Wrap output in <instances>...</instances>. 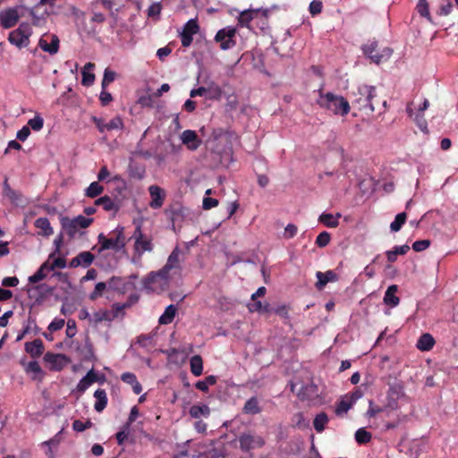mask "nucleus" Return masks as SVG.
Returning a JSON list of instances; mask_svg holds the SVG:
<instances>
[{"label": "nucleus", "instance_id": "bf43d9fd", "mask_svg": "<svg viewBox=\"0 0 458 458\" xmlns=\"http://www.w3.org/2000/svg\"><path fill=\"white\" fill-rule=\"evenodd\" d=\"M64 319L55 318L48 326V330L55 332L60 330L64 326Z\"/></svg>", "mask_w": 458, "mask_h": 458}, {"label": "nucleus", "instance_id": "58836bf2", "mask_svg": "<svg viewBox=\"0 0 458 458\" xmlns=\"http://www.w3.org/2000/svg\"><path fill=\"white\" fill-rule=\"evenodd\" d=\"M327 422H328L327 415L325 412L318 413L313 420V426H314L315 430L318 433H321L325 429V427L327 424Z\"/></svg>", "mask_w": 458, "mask_h": 458}, {"label": "nucleus", "instance_id": "20e7f679", "mask_svg": "<svg viewBox=\"0 0 458 458\" xmlns=\"http://www.w3.org/2000/svg\"><path fill=\"white\" fill-rule=\"evenodd\" d=\"M31 35V26L29 23H21L17 29L9 33L8 41L19 49H21L30 45Z\"/></svg>", "mask_w": 458, "mask_h": 458}, {"label": "nucleus", "instance_id": "79ce46f5", "mask_svg": "<svg viewBox=\"0 0 458 458\" xmlns=\"http://www.w3.org/2000/svg\"><path fill=\"white\" fill-rule=\"evenodd\" d=\"M104 191V187L98 182H93L85 190V195L89 198H95Z\"/></svg>", "mask_w": 458, "mask_h": 458}, {"label": "nucleus", "instance_id": "b1692460", "mask_svg": "<svg viewBox=\"0 0 458 458\" xmlns=\"http://www.w3.org/2000/svg\"><path fill=\"white\" fill-rule=\"evenodd\" d=\"M406 112L409 116L413 117L418 127L423 131H428V123L423 117V114L420 112H414L411 108V104H409L406 107Z\"/></svg>", "mask_w": 458, "mask_h": 458}, {"label": "nucleus", "instance_id": "680f3d73", "mask_svg": "<svg viewBox=\"0 0 458 458\" xmlns=\"http://www.w3.org/2000/svg\"><path fill=\"white\" fill-rule=\"evenodd\" d=\"M218 205V200L216 199L206 197L203 199L202 207L204 209L208 210L212 208H215Z\"/></svg>", "mask_w": 458, "mask_h": 458}, {"label": "nucleus", "instance_id": "09e8293b", "mask_svg": "<svg viewBox=\"0 0 458 458\" xmlns=\"http://www.w3.org/2000/svg\"><path fill=\"white\" fill-rule=\"evenodd\" d=\"M222 95V89L218 85L212 83L207 88L206 98L208 99H219Z\"/></svg>", "mask_w": 458, "mask_h": 458}, {"label": "nucleus", "instance_id": "37998d69", "mask_svg": "<svg viewBox=\"0 0 458 458\" xmlns=\"http://www.w3.org/2000/svg\"><path fill=\"white\" fill-rule=\"evenodd\" d=\"M406 214L404 212L399 213L396 215L394 220L390 224V229L392 232H399L402 226L404 225L406 221Z\"/></svg>", "mask_w": 458, "mask_h": 458}, {"label": "nucleus", "instance_id": "39448f33", "mask_svg": "<svg viewBox=\"0 0 458 458\" xmlns=\"http://www.w3.org/2000/svg\"><path fill=\"white\" fill-rule=\"evenodd\" d=\"M363 54L371 60V62L379 64L386 62L392 55L393 50L390 47H384L377 51V42L370 41L361 47Z\"/></svg>", "mask_w": 458, "mask_h": 458}, {"label": "nucleus", "instance_id": "aec40b11", "mask_svg": "<svg viewBox=\"0 0 458 458\" xmlns=\"http://www.w3.org/2000/svg\"><path fill=\"white\" fill-rule=\"evenodd\" d=\"M25 351L33 358L39 357L44 352L43 342L40 339H36L32 342L25 344Z\"/></svg>", "mask_w": 458, "mask_h": 458}, {"label": "nucleus", "instance_id": "de8ad7c7", "mask_svg": "<svg viewBox=\"0 0 458 458\" xmlns=\"http://www.w3.org/2000/svg\"><path fill=\"white\" fill-rule=\"evenodd\" d=\"M416 8H417L418 13L421 16L425 17L428 21H430V22L432 21V18L429 13L428 4L427 0H419Z\"/></svg>", "mask_w": 458, "mask_h": 458}, {"label": "nucleus", "instance_id": "3c124183", "mask_svg": "<svg viewBox=\"0 0 458 458\" xmlns=\"http://www.w3.org/2000/svg\"><path fill=\"white\" fill-rule=\"evenodd\" d=\"M355 439L359 444H366L370 441L371 434L365 428H359L355 433Z\"/></svg>", "mask_w": 458, "mask_h": 458}, {"label": "nucleus", "instance_id": "0eeeda50", "mask_svg": "<svg viewBox=\"0 0 458 458\" xmlns=\"http://www.w3.org/2000/svg\"><path fill=\"white\" fill-rule=\"evenodd\" d=\"M376 89L373 86L360 85L357 89L355 103L359 105L360 109H369L370 112L374 111L372 99L375 97Z\"/></svg>", "mask_w": 458, "mask_h": 458}, {"label": "nucleus", "instance_id": "e2e57ef3", "mask_svg": "<svg viewBox=\"0 0 458 458\" xmlns=\"http://www.w3.org/2000/svg\"><path fill=\"white\" fill-rule=\"evenodd\" d=\"M309 10L312 15L320 13L322 11V3L320 1H316V0L312 1L310 4Z\"/></svg>", "mask_w": 458, "mask_h": 458}, {"label": "nucleus", "instance_id": "bb28decb", "mask_svg": "<svg viewBox=\"0 0 458 458\" xmlns=\"http://www.w3.org/2000/svg\"><path fill=\"white\" fill-rule=\"evenodd\" d=\"M410 250L408 244L394 246L392 250L386 251L387 260L391 263L396 261L398 255H405Z\"/></svg>", "mask_w": 458, "mask_h": 458}, {"label": "nucleus", "instance_id": "774afa93", "mask_svg": "<svg viewBox=\"0 0 458 458\" xmlns=\"http://www.w3.org/2000/svg\"><path fill=\"white\" fill-rule=\"evenodd\" d=\"M160 12H161V5H160V4L155 3V4H152L148 7V14L150 17H154V16L159 15Z\"/></svg>", "mask_w": 458, "mask_h": 458}, {"label": "nucleus", "instance_id": "f8f14e48", "mask_svg": "<svg viewBox=\"0 0 458 458\" xmlns=\"http://www.w3.org/2000/svg\"><path fill=\"white\" fill-rule=\"evenodd\" d=\"M20 19L19 7L8 8L0 13V22L4 29L13 28Z\"/></svg>", "mask_w": 458, "mask_h": 458}, {"label": "nucleus", "instance_id": "c03bdc74", "mask_svg": "<svg viewBox=\"0 0 458 458\" xmlns=\"http://www.w3.org/2000/svg\"><path fill=\"white\" fill-rule=\"evenodd\" d=\"M248 308L251 312H267L270 313V307L268 304L262 305L260 301L255 299V301H251L250 303L248 304Z\"/></svg>", "mask_w": 458, "mask_h": 458}, {"label": "nucleus", "instance_id": "ea45409f", "mask_svg": "<svg viewBox=\"0 0 458 458\" xmlns=\"http://www.w3.org/2000/svg\"><path fill=\"white\" fill-rule=\"evenodd\" d=\"M94 68V64L92 63H87L82 71V84L85 86H89L94 82L95 75L89 71Z\"/></svg>", "mask_w": 458, "mask_h": 458}, {"label": "nucleus", "instance_id": "9b49d317", "mask_svg": "<svg viewBox=\"0 0 458 458\" xmlns=\"http://www.w3.org/2000/svg\"><path fill=\"white\" fill-rule=\"evenodd\" d=\"M59 38L55 34H44L38 40V47L45 52L55 55L59 50Z\"/></svg>", "mask_w": 458, "mask_h": 458}, {"label": "nucleus", "instance_id": "1a4fd4ad", "mask_svg": "<svg viewBox=\"0 0 458 458\" xmlns=\"http://www.w3.org/2000/svg\"><path fill=\"white\" fill-rule=\"evenodd\" d=\"M240 448L242 451L248 452L252 449H257L264 445V439L258 435L250 433L242 434L239 437Z\"/></svg>", "mask_w": 458, "mask_h": 458}, {"label": "nucleus", "instance_id": "5701e85b", "mask_svg": "<svg viewBox=\"0 0 458 458\" xmlns=\"http://www.w3.org/2000/svg\"><path fill=\"white\" fill-rule=\"evenodd\" d=\"M342 216L340 213H336L335 215L330 213H322L318 221L329 228H335L339 225V218Z\"/></svg>", "mask_w": 458, "mask_h": 458}, {"label": "nucleus", "instance_id": "49530a36", "mask_svg": "<svg viewBox=\"0 0 458 458\" xmlns=\"http://www.w3.org/2000/svg\"><path fill=\"white\" fill-rule=\"evenodd\" d=\"M27 126L35 131H39L44 126V119L40 114H37L33 118L28 121Z\"/></svg>", "mask_w": 458, "mask_h": 458}, {"label": "nucleus", "instance_id": "473e14b6", "mask_svg": "<svg viewBox=\"0 0 458 458\" xmlns=\"http://www.w3.org/2000/svg\"><path fill=\"white\" fill-rule=\"evenodd\" d=\"M192 418L199 419L200 417L208 418L210 414V409L207 404L192 405L189 411Z\"/></svg>", "mask_w": 458, "mask_h": 458}, {"label": "nucleus", "instance_id": "9d476101", "mask_svg": "<svg viewBox=\"0 0 458 458\" xmlns=\"http://www.w3.org/2000/svg\"><path fill=\"white\" fill-rule=\"evenodd\" d=\"M199 27L195 19L189 20L180 32L182 45L185 47H190L193 40V36L199 32Z\"/></svg>", "mask_w": 458, "mask_h": 458}, {"label": "nucleus", "instance_id": "69168bd1", "mask_svg": "<svg viewBox=\"0 0 458 458\" xmlns=\"http://www.w3.org/2000/svg\"><path fill=\"white\" fill-rule=\"evenodd\" d=\"M92 121L96 124L99 132L104 133L106 131H107L106 123L103 119L93 116Z\"/></svg>", "mask_w": 458, "mask_h": 458}, {"label": "nucleus", "instance_id": "c85d7f7f", "mask_svg": "<svg viewBox=\"0 0 458 458\" xmlns=\"http://www.w3.org/2000/svg\"><path fill=\"white\" fill-rule=\"evenodd\" d=\"M94 397L96 398L94 408L98 412H100L106 407L107 404L106 393L104 389L98 388L95 391Z\"/></svg>", "mask_w": 458, "mask_h": 458}, {"label": "nucleus", "instance_id": "0e129e2a", "mask_svg": "<svg viewBox=\"0 0 458 458\" xmlns=\"http://www.w3.org/2000/svg\"><path fill=\"white\" fill-rule=\"evenodd\" d=\"M30 134V130L29 126H23L21 130L17 131L16 137L19 140L24 141L28 139Z\"/></svg>", "mask_w": 458, "mask_h": 458}, {"label": "nucleus", "instance_id": "f257e3e1", "mask_svg": "<svg viewBox=\"0 0 458 458\" xmlns=\"http://www.w3.org/2000/svg\"><path fill=\"white\" fill-rule=\"evenodd\" d=\"M180 250L176 247L169 255L166 264L157 272H151L144 280V286L151 291L164 289L169 281V272L180 268Z\"/></svg>", "mask_w": 458, "mask_h": 458}, {"label": "nucleus", "instance_id": "4d7b16f0", "mask_svg": "<svg viewBox=\"0 0 458 458\" xmlns=\"http://www.w3.org/2000/svg\"><path fill=\"white\" fill-rule=\"evenodd\" d=\"M106 288V283H103V282L98 283L95 286L94 291L90 293L89 298L91 300H96L97 298H98L99 296L102 295V293Z\"/></svg>", "mask_w": 458, "mask_h": 458}, {"label": "nucleus", "instance_id": "7c9ffc66", "mask_svg": "<svg viewBox=\"0 0 458 458\" xmlns=\"http://www.w3.org/2000/svg\"><path fill=\"white\" fill-rule=\"evenodd\" d=\"M53 267H49V265L46 262L38 268V270L32 276L29 277V282L31 284H36L44 278L47 277V273L52 271Z\"/></svg>", "mask_w": 458, "mask_h": 458}, {"label": "nucleus", "instance_id": "f3484780", "mask_svg": "<svg viewBox=\"0 0 458 458\" xmlns=\"http://www.w3.org/2000/svg\"><path fill=\"white\" fill-rule=\"evenodd\" d=\"M44 360L50 365L51 369L61 370L65 364L66 357L64 354L47 352Z\"/></svg>", "mask_w": 458, "mask_h": 458}, {"label": "nucleus", "instance_id": "6e6552de", "mask_svg": "<svg viewBox=\"0 0 458 458\" xmlns=\"http://www.w3.org/2000/svg\"><path fill=\"white\" fill-rule=\"evenodd\" d=\"M236 30L234 28L225 27L216 32L215 40L220 43V48L222 50H228L233 48L236 44L234 40Z\"/></svg>", "mask_w": 458, "mask_h": 458}, {"label": "nucleus", "instance_id": "603ef678", "mask_svg": "<svg viewBox=\"0 0 458 458\" xmlns=\"http://www.w3.org/2000/svg\"><path fill=\"white\" fill-rule=\"evenodd\" d=\"M115 77L116 73L106 68L104 72V77L101 83L102 89H106L107 85L112 83L115 80Z\"/></svg>", "mask_w": 458, "mask_h": 458}, {"label": "nucleus", "instance_id": "6e6d98bb", "mask_svg": "<svg viewBox=\"0 0 458 458\" xmlns=\"http://www.w3.org/2000/svg\"><path fill=\"white\" fill-rule=\"evenodd\" d=\"M92 426V422L90 420H87L85 422L76 420L72 423V428L77 432H82L87 428H89Z\"/></svg>", "mask_w": 458, "mask_h": 458}, {"label": "nucleus", "instance_id": "ddd939ff", "mask_svg": "<svg viewBox=\"0 0 458 458\" xmlns=\"http://www.w3.org/2000/svg\"><path fill=\"white\" fill-rule=\"evenodd\" d=\"M153 244L151 239L148 236L144 237L142 240H140L134 242V255L131 258V262L133 264H138L140 262L141 256L146 251H152Z\"/></svg>", "mask_w": 458, "mask_h": 458}, {"label": "nucleus", "instance_id": "a19ab883", "mask_svg": "<svg viewBox=\"0 0 458 458\" xmlns=\"http://www.w3.org/2000/svg\"><path fill=\"white\" fill-rule=\"evenodd\" d=\"M3 195L9 199L13 203H16L19 199V194L11 188V186L8 183L7 178H5L3 183Z\"/></svg>", "mask_w": 458, "mask_h": 458}, {"label": "nucleus", "instance_id": "72a5a7b5", "mask_svg": "<svg viewBox=\"0 0 458 458\" xmlns=\"http://www.w3.org/2000/svg\"><path fill=\"white\" fill-rule=\"evenodd\" d=\"M112 319V313L106 310H99L94 312L90 317V322L94 324H98L103 321H111Z\"/></svg>", "mask_w": 458, "mask_h": 458}, {"label": "nucleus", "instance_id": "e433bc0d", "mask_svg": "<svg viewBox=\"0 0 458 458\" xmlns=\"http://www.w3.org/2000/svg\"><path fill=\"white\" fill-rule=\"evenodd\" d=\"M352 406H353V403H352L350 398L348 396H346V394H345L338 402L336 408H335V413L338 416L345 414Z\"/></svg>", "mask_w": 458, "mask_h": 458}, {"label": "nucleus", "instance_id": "c756f323", "mask_svg": "<svg viewBox=\"0 0 458 458\" xmlns=\"http://www.w3.org/2000/svg\"><path fill=\"white\" fill-rule=\"evenodd\" d=\"M245 414L256 415L261 411V407L257 397L253 396L247 400L242 409Z\"/></svg>", "mask_w": 458, "mask_h": 458}, {"label": "nucleus", "instance_id": "a18cd8bd", "mask_svg": "<svg viewBox=\"0 0 458 458\" xmlns=\"http://www.w3.org/2000/svg\"><path fill=\"white\" fill-rule=\"evenodd\" d=\"M98 206H102L106 211H113L115 209V205L113 199L108 196H103L98 199L95 202Z\"/></svg>", "mask_w": 458, "mask_h": 458}, {"label": "nucleus", "instance_id": "f704fd0d", "mask_svg": "<svg viewBox=\"0 0 458 458\" xmlns=\"http://www.w3.org/2000/svg\"><path fill=\"white\" fill-rule=\"evenodd\" d=\"M435 344L434 338L429 334L422 335L418 342L417 348L420 351H429Z\"/></svg>", "mask_w": 458, "mask_h": 458}, {"label": "nucleus", "instance_id": "4c0bfd02", "mask_svg": "<svg viewBox=\"0 0 458 458\" xmlns=\"http://www.w3.org/2000/svg\"><path fill=\"white\" fill-rule=\"evenodd\" d=\"M298 395L301 398L311 399L318 395L317 386L313 383L308 384L301 387V390L298 393Z\"/></svg>", "mask_w": 458, "mask_h": 458}, {"label": "nucleus", "instance_id": "dca6fc26", "mask_svg": "<svg viewBox=\"0 0 458 458\" xmlns=\"http://www.w3.org/2000/svg\"><path fill=\"white\" fill-rule=\"evenodd\" d=\"M148 192L151 197V201L149 202V206L152 208H160L164 204L165 199V191L157 185H151L148 188Z\"/></svg>", "mask_w": 458, "mask_h": 458}, {"label": "nucleus", "instance_id": "cd10ccee", "mask_svg": "<svg viewBox=\"0 0 458 458\" xmlns=\"http://www.w3.org/2000/svg\"><path fill=\"white\" fill-rule=\"evenodd\" d=\"M177 312V308L174 304L168 305L164 313L159 317L158 323L160 325H168L173 322L175 314Z\"/></svg>", "mask_w": 458, "mask_h": 458}, {"label": "nucleus", "instance_id": "13d9d810", "mask_svg": "<svg viewBox=\"0 0 458 458\" xmlns=\"http://www.w3.org/2000/svg\"><path fill=\"white\" fill-rule=\"evenodd\" d=\"M298 232L297 226L293 224H288L284 228V237L291 239L296 235Z\"/></svg>", "mask_w": 458, "mask_h": 458}, {"label": "nucleus", "instance_id": "7ed1b4c3", "mask_svg": "<svg viewBox=\"0 0 458 458\" xmlns=\"http://www.w3.org/2000/svg\"><path fill=\"white\" fill-rule=\"evenodd\" d=\"M92 221V218H89L81 215L77 216L74 218L64 216L61 218V225L64 232L68 234L69 237L73 238L80 229L89 227Z\"/></svg>", "mask_w": 458, "mask_h": 458}, {"label": "nucleus", "instance_id": "4be33fe9", "mask_svg": "<svg viewBox=\"0 0 458 458\" xmlns=\"http://www.w3.org/2000/svg\"><path fill=\"white\" fill-rule=\"evenodd\" d=\"M121 380L123 383L131 386L132 391L134 392V394H140L141 393L142 386L140 384V382L138 381L135 374H133L131 372H124L121 375Z\"/></svg>", "mask_w": 458, "mask_h": 458}, {"label": "nucleus", "instance_id": "8fccbe9b", "mask_svg": "<svg viewBox=\"0 0 458 458\" xmlns=\"http://www.w3.org/2000/svg\"><path fill=\"white\" fill-rule=\"evenodd\" d=\"M216 382V377L215 376L211 375V376L207 377L205 378V380L197 382L196 387H197V389H199L200 391L206 392V391H208V387L210 386L215 385Z\"/></svg>", "mask_w": 458, "mask_h": 458}, {"label": "nucleus", "instance_id": "412c9836", "mask_svg": "<svg viewBox=\"0 0 458 458\" xmlns=\"http://www.w3.org/2000/svg\"><path fill=\"white\" fill-rule=\"evenodd\" d=\"M398 286L396 284L388 286L384 296V303L386 305L396 307L399 304L400 299L396 296Z\"/></svg>", "mask_w": 458, "mask_h": 458}, {"label": "nucleus", "instance_id": "c9c22d12", "mask_svg": "<svg viewBox=\"0 0 458 458\" xmlns=\"http://www.w3.org/2000/svg\"><path fill=\"white\" fill-rule=\"evenodd\" d=\"M191 371L195 377H199L203 371V361L199 355H194L190 360Z\"/></svg>", "mask_w": 458, "mask_h": 458}, {"label": "nucleus", "instance_id": "052dcab7", "mask_svg": "<svg viewBox=\"0 0 458 458\" xmlns=\"http://www.w3.org/2000/svg\"><path fill=\"white\" fill-rule=\"evenodd\" d=\"M430 245V242L428 240H420V241H416L413 244H412V249L419 252V251H422L424 250H426L427 248H428Z\"/></svg>", "mask_w": 458, "mask_h": 458}, {"label": "nucleus", "instance_id": "f03ea898", "mask_svg": "<svg viewBox=\"0 0 458 458\" xmlns=\"http://www.w3.org/2000/svg\"><path fill=\"white\" fill-rule=\"evenodd\" d=\"M318 105L334 114L346 115L350 112L349 102L342 96L332 92L318 91Z\"/></svg>", "mask_w": 458, "mask_h": 458}, {"label": "nucleus", "instance_id": "4468645a", "mask_svg": "<svg viewBox=\"0 0 458 458\" xmlns=\"http://www.w3.org/2000/svg\"><path fill=\"white\" fill-rule=\"evenodd\" d=\"M181 141L190 150H196L201 145V140L198 137L195 131L185 130L180 136Z\"/></svg>", "mask_w": 458, "mask_h": 458}, {"label": "nucleus", "instance_id": "a211bd4d", "mask_svg": "<svg viewBox=\"0 0 458 458\" xmlns=\"http://www.w3.org/2000/svg\"><path fill=\"white\" fill-rule=\"evenodd\" d=\"M21 364L23 366L25 372L31 377L33 380H41L43 377V371L38 361L32 360L30 362H25V360H21Z\"/></svg>", "mask_w": 458, "mask_h": 458}, {"label": "nucleus", "instance_id": "5fc2aeb1", "mask_svg": "<svg viewBox=\"0 0 458 458\" xmlns=\"http://www.w3.org/2000/svg\"><path fill=\"white\" fill-rule=\"evenodd\" d=\"M107 131L122 130L123 128V122L120 116L114 117L111 121L106 123Z\"/></svg>", "mask_w": 458, "mask_h": 458}, {"label": "nucleus", "instance_id": "423d86ee", "mask_svg": "<svg viewBox=\"0 0 458 458\" xmlns=\"http://www.w3.org/2000/svg\"><path fill=\"white\" fill-rule=\"evenodd\" d=\"M98 243L100 244L99 251L105 250H121L125 246V237L123 235V228L118 227L115 230V236L106 238L103 233L98 235Z\"/></svg>", "mask_w": 458, "mask_h": 458}, {"label": "nucleus", "instance_id": "6ab92c4d", "mask_svg": "<svg viewBox=\"0 0 458 458\" xmlns=\"http://www.w3.org/2000/svg\"><path fill=\"white\" fill-rule=\"evenodd\" d=\"M93 260L94 255L92 253H90L89 251H83L78 254L71 260L70 267H77L81 266L87 267L92 264Z\"/></svg>", "mask_w": 458, "mask_h": 458}, {"label": "nucleus", "instance_id": "393cba45", "mask_svg": "<svg viewBox=\"0 0 458 458\" xmlns=\"http://www.w3.org/2000/svg\"><path fill=\"white\" fill-rule=\"evenodd\" d=\"M35 226L39 230L38 234L42 236H50L54 231L48 218L39 217L35 221Z\"/></svg>", "mask_w": 458, "mask_h": 458}, {"label": "nucleus", "instance_id": "338daca9", "mask_svg": "<svg viewBox=\"0 0 458 458\" xmlns=\"http://www.w3.org/2000/svg\"><path fill=\"white\" fill-rule=\"evenodd\" d=\"M384 408L374 406L372 401H369V407L366 412V415L369 418L376 416L377 413L382 412Z\"/></svg>", "mask_w": 458, "mask_h": 458}, {"label": "nucleus", "instance_id": "864d4df0", "mask_svg": "<svg viewBox=\"0 0 458 458\" xmlns=\"http://www.w3.org/2000/svg\"><path fill=\"white\" fill-rule=\"evenodd\" d=\"M330 240H331L330 233L325 231V232L320 233L317 236L316 244L318 247L323 248V247H326L329 243Z\"/></svg>", "mask_w": 458, "mask_h": 458}, {"label": "nucleus", "instance_id": "2eb2a0df", "mask_svg": "<svg viewBox=\"0 0 458 458\" xmlns=\"http://www.w3.org/2000/svg\"><path fill=\"white\" fill-rule=\"evenodd\" d=\"M260 13L263 17H267V10L261 11L260 9H248L241 12L238 17L239 24L242 27H249L250 22L258 17Z\"/></svg>", "mask_w": 458, "mask_h": 458}, {"label": "nucleus", "instance_id": "a878e982", "mask_svg": "<svg viewBox=\"0 0 458 458\" xmlns=\"http://www.w3.org/2000/svg\"><path fill=\"white\" fill-rule=\"evenodd\" d=\"M316 276L318 278V282L316 286L318 289H322L328 282H333L336 280V275L332 270H328L325 273L317 272Z\"/></svg>", "mask_w": 458, "mask_h": 458}, {"label": "nucleus", "instance_id": "2f4dec72", "mask_svg": "<svg viewBox=\"0 0 458 458\" xmlns=\"http://www.w3.org/2000/svg\"><path fill=\"white\" fill-rule=\"evenodd\" d=\"M96 380L97 377L93 370L89 371L78 383L77 390L81 393L85 392Z\"/></svg>", "mask_w": 458, "mask_h": 458}]
</instances>
